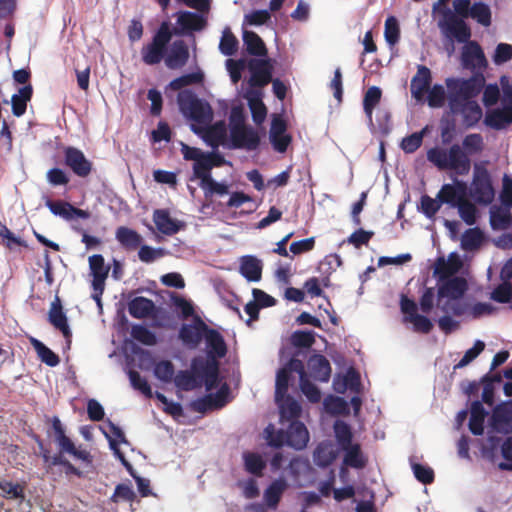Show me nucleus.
I'll use <instances>...</instances> for the list:
<instances>
[{
  "instance_id": "f03ea898",
  "label": "nucleus",
  "mask_w": 512,
  "mask_h": 512,
  "mask_svg": "<svg viewBox=\"0 0 512 512\" xmlns=\"http://www.w3.org/2000/svg\"><path fill=\"white\" fill-rule=\"evenodd\" d=\"M484 148L483 137L479 133H471L464 137L462 147L452 144L449 149L439 147L427 151V160L439 170H452L458 175H467L471 168L469 154H477Z\"/></svg>"
},
{
  "instance_id": "72a5a7b5",
  "label": "nucleus",
  "mask_w": 512,
  "mask_h": 512,
  "mask_svg": "<svg viewBox=\"0 0 512 512\" xmlns=\"http://www.w3.org/2000/svg\"><path fill=\"white\" fill-rule=\"evenodd\" d=\"M115 239L120 245L127 249L133 250L142 243V236L136 231L126 226H119L115 231Z\"/></svg>"
},
{
  "instance_id": "aec40b11",
  "label": "nucleus",
  "mask_w": 512,
  "mask_h": 512,
  "mask_svg": "<svg viewBox=\"0 0 512 512\" xmlns=\"http://www.w3.org/2000/svg\"><path fill=\"white\" fill-rule=\"evenodd\" d=\"M301 354V351H297L289 361L281 367L276 373V381H275V401L279 402L287 396L289 383L291 380V373L295 372L292 366L293 361H301L298 356Z\"/></svg>"
},
{
  "instance_id": "473e14b6",
  "label": "nucleus",
  "mask_w": 512,
  "mask_h": 512,
  "mask_svg": "<svg viewBox=\"0 0 512 512\" xmlns=\"http://www.w3.org/2000/svg\"><path fill=\"white\" fill-rule=\"evenodd\" d=\"M279 407L280 420L283 421H299L302 407L300 403L293 397L287 395L279 402H276Z\"/></svg>"
},
{
  "instance_id": "7ed1b4c3",
  "label": "nucleus",
  "mask_w": 512,
  "mask_h": 512,
  "mask_svg": "<svg viewBox=\"0 0 512 512\" xmlns=\"http://www.w3.org/2000/svg\"><path fill=\"white\" fill-rule=\"evenodd\" d=\"M443 265L444 259L439 258V263L433 270V275L437 278L435 314L452 312L456 317L463 316L469 308V304L462 299L468 290V283L461 276L447 275L442 269Z\"/></svg>"
},
{
  "instance_id": "2eb2a0df",
  "label": "nucleus",
  "mask_w": 512,
  "mask_h": 512,
  "mask_svg": "<svg viewBox=\"0 0 512 512\" xmlns=\"http://www.w3.org/2000/svg\"><path fill=\"white\" fill-rule=\"evenodd\" d=\"M489 426L498 433H512V400L503 401L493 408Z\"/></svg>"
},
{
  "instance_id": "5fc2aeb1",
  "label": "nucleus",
  "mask_w": 512,
  "mask_h": 512,
  "mask_svg": "<svg viewBox=\"0 0 512 512\" xmlns=\"http://www.w3.org/2000/svg\"><path fill=\"white\" fill-rule=\"evenodd\" d=\"M427 92V103L431 108H440L445 103L447 93L441 84H434Z\"/></svg>"
},
{
  "instance_id": "39448f33",
  "label": "nucleus",
  "mask_w": 512,
  "mask_h": 512,
  "mask_svg": "<svg viewBox=\"0 0 512 512\" xmlns=\"http://www.w3.org/2000/svg\"><path fill=\"white\" fill-rule=\"evenodd\" d=\"M445 83L448 103H452L453 99L457 102L474 101L484 88L485 77L481 71H474L467 79L449 77Z\"/></svg>"
},
{
  "instance_id": "f257e3e1",
  "label": "nucleus",
  "mask_w": 512,
  "mask_h": 512,
  "mask_svg": "<svg viewBox=\"0 0 512 512\" xmlns=\"http://www.w3.org/2000/svg\"><path fill=\"white\" fill-rule=\"evenodd\" d=\"M453 10L448 6L442 8V18L438 20V28L442 35L450 41L467 42L471 38V28L466 19L471 18L483 27L492 23L491 7L483 1L453 0Z\"/></svg>"
},
{
  "instance_id": "5701e85b",
  "label": "nucleus",
  "mask_w": 512,
  "mask_h": 512,
  "mask_svg": "<svg viewBox=\"0 0 512 512\" xmlns=\"http://www.w3.org/2000/svg\"><path fill=\"white\" fill-rule=\"evenodd\" d=\"M310 376L319 382L327 383L331 377V365L322 354H313L307 361Z\"/></svg>"
},
{
  "instance_id": "4c0bfd02",
  "label": "nucleus",
  "mask_w": 512,
  "mask_h": 512,
  "mask_svg": "<svg viewBox=\"0 0 512 512\" xmlns=\"http://www.w3.org/2000/svg\"><path fill=\"white\" fill-rule=\"evenodd\" d=\"M512 225V216L509 209L493 207L490 210V226L493 230H505Z\"/></svg>"
},
{
  "instance_id": "13d9d810",
  "label": "nucleus",
  "mask_w": 512,
  "mask_h": 512,
  "mask_svg": "<svg viewBox=\"0 0 512 512\" xmlns=\"http://www.w3.org/2000/svg\"><path fill=\"white\" fill-rule=\"evenodd\" d=\"M327 411L334 414H348L350 411L349 402L343 397L329 395L324 400Z\"/></svg>"
},
{
  "instance_id": "774afa93",
  "label": "nucleus",
  "mask_w": 512,
  "mask_h": 512,
  "mask_svg": "<svg viewBox=\"0 0 512 512\" xmlns=\"http://www.w3.org/2000/svg\"><path fill=\"white\" fill-rule=\"evenodd\" d=\"M136 498V493L134 492L131 484L120 483L116 485L114 489V493L111 496V501L114 503L119 502L120 500H124L127 502H132Z\"/></svg>"
},
{
  "instance_id": "7c9ffc66",
  "label": "nucleus",
  "mask_w": 512,
  "mask_h": 512,
  "mask_svg": "<svg viewBox=\"0 0 512 512\" xmlns=\"http://www.w3.org/2000/svg\"><path fill=\"white\" fill-rule=\"evenodd\" d=\"M155 303L146 297L137 296L128 302V312L136 319L146 318L155 312Z\"/></svg>"
},
{
  "instance_id": "8fccbe9b",
  "label": "nucleus",
  "mask_w": 512,
  "mask_h": 512,
  "mask_svg": "<svg viewBox=\"0 0 512 512\" xmlns=\"http://www.w3.org/2000/svg\"><path fill=\"white\" fill-rule=\"evenodd\" d=\"M238 40L233 35L229 27H226L223 32L219 42V51L224 56H233L238 48Z\"/></svg>"
},
{
  "instance_id": "9d476101",
  "label": "nucleus",
  "mask_w": 512,
  "mask_h": 512,
  "mask_svg": "<svg viewBox=\"0 0 512 512\" xmlns=\"http://www.w3.org/2000/svg\"><path fill=\"white\" fill-rule=\"evenodd\" d=\"M460 63L463 69L474 71H483L488 66V61L480 44L476 41L463 42Z\"/></svg>"
},
{
  "instance_id": "423d86ee",
  "label": "nucleus",
  "mask_w": 512,
  "mask_h": 512,
  "mask_svg": "<svg viewBox=\"0 0 512 512\" xmlns=\"http://www.w3.org/2000/svg\"><path fill=\"white\" fill-rule=\"evenodd\" d=\"M177 103L182 115L198 124H207L212 120L213 114L210 104L200 99L191 90H182L178 93Z\"/></svg>"
},
{
  "instance_id": "69168bd1",
  "label": "nucleus",
  "mask_w": 512,
  "mask_h": 512,
  "mask_svg": "<svg viewBox=\"0 0 512 512\" xmlns=\"http://www.w3.org/2000/svg\"><path fill=\"white\" fill-rule=\"evenodd\" d=\"M512 59V45L508 43H498L492 55V61L495 65L500 66Z\"/></svg>"
},
{
  "instance_id": "3c124183",
  "label": "nucleus",
  "mask_w": 512,
  "mask_h": 512,
  "mask_svg": "<svg viewBox=\"0 0 512 512\" xmlns=\"http://www.w3.org/2000/svg\"><path fill=\"white\" fill-rule=\"evenodd\" d=\"M219 363L215 360L206 359L198 356L194 357L191 361V372L198 377V379L204 378L212 369H214Z\"/></svg>"
},
{
  "instance_id": "412c9836",
  "label": "nucleus",
  "mask_w": 512,
  "mask_h": 512,
  "mask_svg": "<svg viewBox=\"0 0 512 512\" xmlns=\"http://www.w3.org/2000/svg\"><path fill=\"white\" fill-rule=\"evenodd\" d=\"M287 446L300 451L307 447L310 439L305 424L301 421H291L286 430Z\"/></svg>"
},
{
  "instance_id": "0eeeda50",
  "label": "nucleus",
  "mask_w": 512,
  "mask_h": 512,
  "mask_svg": "<svg viewBox=\"0 0 512 512\" xmlns=\"http://www.w3.org/2000/svg\"><path fill=\"white\" fill-rule=\"evenodd\" d=\"M171 39L170 22L163 21L154 33L151 42L142 47V61L146 65L153 66L159 64L163 59L165 60Z\"/></svg>"
},
{
  "instance_id": "20e7f679",
  "label": "nucleus",
  "mask_w": 512,
  "mask_h": 512,
  "mask_svg": "<svg viewBox=\"0 0 512 512\" xmlns=\"http://www.w3.org/2000/svg\"><path fill=\"white\" fill-rule=\"evenodd\" d=\"M201 381L208 393L190 402V408L193 411L204 414L211 410L221 409L230 401L229 385L227 383L220 385L222 378L219 372V364Z\"/></svg>"
},
{
  "instance_id": "cd10ccee",
  "label": "nucleus",
  "mask_w": 512,
  "mask_h": 512,
  "mask_svg": "<svg viewBox=\"0 0 512 512\" xmlns=\"http://www.w3.org/2000/svg\"><path fill=\"white\" fill-rule=\"evenodd\" d=\"M483 123L494 130H504L512 124V115L501 106L487 109Z\"/></svg>"
},
{
  "instance_id": "0e129e2a",
  "label": "nucleus",
  "mask_w": 512,
  "mask_h": 512,
  "mask_svg": "<svg viewBox=\"0 0 512 512\" xmlns=\"http://www.w3.org/2000/svg\"><path fill=\"white\" fill-rule=\"evenodd\" d=\"M166 253L167 251L162 247L154 248L149 245H141L138 251V257L144 263H152L165 256Z\"/></svg>"
},
{
  "instance_id": "1a4fd4ad",
  "label": "nucleus",
  "mask_w": 512,
  "mask_h": 512,
  "mask_svg": "<svg viewBox=\"0 0 512 512\" xmlns=\"http://www.w3.org/2000/svg\"><path fill=\"white\" fill-rule=\"evenodd\" d=\"M470 195L478 204L489 205L495 198V190L491 176L485 167L478 164L474 166Z\"/></svg>"
},
{
  "instance_id": "4be33fe9",
  "label": "nucleus",
  "mask_w": 512,
  "mask_h": 512,
  "mask_svg": "<svg viewBox=\"0 0 512 512\" xmlns=\"http://www.w3.org/2000/svg\"><path fill=\"white\" fill-rule=\"evenodd\" d=\"M292 366H294L293 369L299 376L301 392L311 403H318L321 400V391L308 379L303 361H293Z\"/></svg>"
},
{
  "instance_id": "b1692460",
  "label": "nucleus",
  "mask_w": 512,
  "mask_h": 512,
  "mask_svg": "<svg viewBox=\"0 0 512 512\" xmlns=\"http://www.w3.org/2000/svg\"><path fill=\"white\" fill-rule=\"evenodd\" d=\"M48 321L55 329L59 330L63 336L72 335L66 313L64 312L61 300L57 295L51 303L48 313Z\"/></svg>"
},
{
  "instance_id": "ea45409f",
  "label": "nucleus",
  "mask_w": 512,
  "mask_h": 512,
  "mask_svg": "<svg viewBox=\"0 0 512 512\" xmlns=\"http://www.w3.org/2000/svg\"><path fill=\"white\" fill-rule=\"evenodd\" d=\"M263 438L266 440L267 445L274 449H279L287 445L286 430L282 428L277 429L272 423H269L264 428Z\"/></svg>"
},
{
  "instance_id": "4d7b16f0",
  "label": "nucleus",
  "mask_w": 512,
  "mask_h": 512,
  "mask_svg": "<svg viewBox=\"0 0 512 512\" xmlns=\"http://www.w3.org/2000/svg\"><path fill=\"white\" fill-rule=\"evenodd\" d=\"M154 376L165 383H169L174 379L175 368L171 361L162 360L154 366Z\"/></svg>"
},
{
  "instance_id": "a211bd4d",
  "label": "nucleus",
  "mask_w": 512,
  "mask_h": 512,
  "mask_svg": "<svg viewBox=\"0 0 512 512\" xmlns=\"http://www.w3.org/2000/svg\"><path fill=\"white\" fill-rule=\"evenodd\" d=\"M203 340L206 345V357L218 362L219 359L225 357L227 353V345L224 337L216 329L208 327Z\"/></svg>"
},
{
  "instance_id": "49530a36",
  "label": "nucleus",
  "mask_w": 512,
  "mask_h": 512,
  "mask_svg": "<svg viewBox=\"0 0 512 512\" xmlns=\"http://www.w3.org/2000/svg\"><path fill=\"white\" fill-rule=\"evenodd\" d=\"M335 439L340 449H345L347 446L353 444V434L351 427L343 420H336L333 425Z\"/></svg>"
},
{
  "instance_id": "c756f323",
  "label": "nucleus",
  "mask_w": 512,
  "mask_h": 512,
  "mask_svg": "<svg viewBox=\"0 0 512 512\" xmlns=\"http://www.w3.org/2000/svg\"><path fill=\"white\" fill-rule=\"evenodd\" d=\"M338 455L337 450L330 441L320 442L313 452V462L320 468H326L332 464Z\"/></svg>"
},
{
  "instance_id": "e433bc0d",
  "label": "nucleus",
  "mask_w": 512,
  "mask_h": 512,
  "mask_svg": "<svg viewBox=\"0 0 512 512\" xmlns=\"http://www.w3.org/2000/svg\"><path fill=\"white\" fill-rule=\"evenodd\" d=\"M33 88L30 84L24 85L14 94L11 99L12 113L16 117L22 116L26 112L27 102L31 99Z\"/></svg>"
},
{
  "instance_id": "f3484780",
  "label": "nucleus",
  "mask_w": 512,
  "mask_h": 512,
  "mask_svg": "<svg viewBox=\"0 0 512 512\" xmlns=\"http://www.w3.org/2000/svg\"><path fill=\"white\" fill-rule=\"evenodd\" d=\"M189 48L183 40H175L165 56V65L168 69L176 70L183 68L189 60Z\"/></svg>"
},
{
  "instance_id": "e2e57ef3",
  "label": "nucleus",
  "mask_w": 512,
  "mask_h": 512,
  "mask_svg": "<svg viewBox=\"0 0 512 512\" xmlns=\"http://www.w3.org/2000/svg\"><path fill=\"white\" fill-rule=\"evenodd\" d=\"M452 312H442V315L436 319V323L441 332L446 335L451 334L460 327V322L453 318Z\"/></svg>"
},
{
  "instance_id": "c85d7f7f",
  "label": "nucleus",
  "mask_w": 512,
  "mask_h": 512,
  "mask_svg": "<svg viewBox=\"0 0 512 512\" xmlns=\"http://www.w3.org/2000/svg\"><path fill=\"white\" fill-rule=\"evenodd\" d=\"M243 45L249 55L264 58L267 57V48L262 38L254 31L243 30Z\"/></svg>"
},
{
  "instance_id": "a19ab883",
  "label": "nucleus",
  "mask_w": 512,
  "mask_h": 512,
  "mask_svg": "<svg viewBox=\"0 0 512 512\" xmlns=\"http://www.w3.org/2000/svg\"><path fill=\"white\" fill-rule=\"evenodd\" d=\"M30 343L37 353L39 359L49 367H56L60 363L59 356L36 338H30Z\"/></svg>"
},
{
  "instance_id": "6e6d98bb",
  "label": "nucleus",
  "mask_w": 512,
  "mask_h": 512,
  "mask_svg": "<svg viewBox=\"0 0 512 512\" xmlns=\"http://www.w3.org/2000/svg\"><path fill=\"white\" fill-rule=\"evenodd\" d=\"M131 336L135 340L145 345H154L157 342L156 334L152 330L141 324H136L132 326Z\"/></svg>"
},
{
  "instance_id": "680f3d73",
  "label": "nucleus",
  "mask_w": 512,
  "mask_h": 512,
  "mask_svg": "<svg viewBox=\"0 0 512 512\" xmlns=\"http://www.w3.org/2000/svg\"><path fill=\"white\" fill-rule=\"evenodd\" d=\"M225 65L231 82L233 84H237L242 78V72L247 68V60L243 58L236 61L233 59H227Z\"/></svg>"
},
{
  "instance_id": "9b49d317",
  "label": "nucleus",
  "mask_w": 512,
  "mask_h": 512,
  "mask_svg": "<svg viewBox=\"0 0 512 512\" xmlns=\"http://www.w3.org/2000/svg\"><path fill=\"white\" fill-rule=\"evenodd\" d=\"M208 325L199 315H194L192 323H183L178 331V338L188 348H197L203 340Z\"/></svg>"
},
{
  "instance_id": "393cba45",
  "label": "nucleus",
  "mask_w": 512,
  "mask_h": 512,
  "mask_svg": "<svg viewBox=\"0 0 512 512\" xmlns=\"http://www.w3.org/2000/svg\"><path fill=\"white\" fill-rule=\"evenodd\" d=\"M432 81L431 71L424 65H418L417 73L413 76L410 83V91L413 98L417 101L422 100L424 93L429 89Z\"/></svg>"
},
{
  "instance_id": "bf43d9fd",
  "label": "nucleus",
  "mask_w": 512,
  "mask_h": 512,
  "mask_svg": "<svg viewBox=\"0 0 512 512\" xmlns=\"http://www.w3.org/2000/svg\"><path fill=\"white\" fill-rule=\"evenodd\" d=\"M385 41L389 46H394L400 39V28L396 17L389 16L385 21Z\"/></svg>"
},
{
  "instance_id": "58836bf2",
  "label": "nucleus",
  "mask_w": 512,
  "mask_h": 512,
  "mask_svg": "<svg viewBox=\"0 0 512 512\" xmlns=\"http://www.w3.org/2000/svg\"><path fill=\"white\" fill-rule=\"evenodd\" d=\"M245 470L254 476L260 477L266 468V460L258 453L244 452L242 454Z\"/></svg>"
},
{
  "instance_id": "c9c22d12",
  "label": "nucleus",
  "mask_w": 512,
  "mask_h": 512,
  "mask_svg": "<svg viewBox=\"0 0 512 512\" xmlns=\"http://www.w3.org/2000/svg\"><path fill=\"white\" fill-rule=\"evenodd\" d=\"M213 165L211 159L208 158V155H203L198 161L193 163L192 170L193 176L190 180L199 179V186L204 187L210 179H212V171Z\"/></svg>"
},
{
  "instance_id": "6e6552de",
  "label": "nucleus",
  "mask_w": 512,
  "mask_h": 512,
  "mask_svg": "<svg viewBox=\"0 0 512 512\" xmlns=\"http://www.w3.org/2000/svg\"><path fill=\"white\" fill-rule=\"evenodd\" d=\"M209 11H188L181 10L175 13L176 23L170 26L171 36H193L194 32H200L207 26Z\"/></svg>"
},
{
  "instance_id": "4468645a",
  "label": "nucleus",
  "mask_w": 512,
  "mask_h": 512,
  "mask_svg": "<svg viewBox=\"0 0 512 512\" xmlns=\"http://www.w3.org/2000/svg\"><path fill=\"white\" fill-rule=\"evenodd\" d=\"M448 108L452 115L462 116V124L467 129L475 127L483 116L482 108L475 100L457 102L453 99Z\"/></svg>"
},
{
  "instance_id": "a878e982",
  "label": "nucleus",
  "mask_w": 512,
  "mask_h": 512,
  "mask_svg": "<svg viewBox=\"0 0 512 512\" xmlns=\"http://www.w3.org/2000/svg\"><path fill=\"white\" fill-rule=\"evenodd\" d=\"M263 262L255 255L240 258L239 273L248 282H259L262 277Z\"/></svg>"
},
{
  "instance_id": "37998d69",
  "label": "nucleus",
  "mask_w": 512,
  "mask_h": 512,
  "mask_svg": "<svg viewBox=\"0 0 512 512\" xmlns=\"http://www.w3.org/2000/svg\"><path fill=\"white\" fill-rule=\"evenodd\" d=\"M443 192H454L456 199L441 200L440 203H445L450 207L458 206L459 203L464 202V198L467 195V184L466 182L454 179V182L443 185Z\"/></svg>"
},
{
  "instance_id": "79ce46f5",
  "label": "nucleus",
  "mask_w": 512,
  "mask_h": 512,
  "mask_svg": "<svg viewBox=\"0 0 512 512\" xmlns=\"http://www.w3.org/2000/svg\"><path fill=\"white\" fill-rule=\"evenodd\" d=\"M344 452L343 464L355 469H362L366 465V460L361 452L359 444H351L345 449H341Z\"/></svg>"
},
{
  "instance_id": "f8f14e48",
  "label": "nucleus",
  "mask_w": 512,
  "mask_h": 512,
  "mask_svg": "<svg viewBox=\"0 0 512 512\" xmlns=\"http://www.w3.org/2000/svg\"><path fill=\"white\" fill-rule=\"evenodd\" d=\"M247 69L250 73L247 83L250 86L265 87L272 80L273 65L268 57L248 59Z\"/></svg>"
},
{
  "instance_id": "6ab92c4d",
  "label": "nucleus",
  "mask_w": 512,
  "mask_h": 512,
  "mask_svg": "<svg viewBox=\"0 0 512 512\" xmlns=\"http://www.w3.org/2000/svg\"><path fill=\"white\" fill-rule=\"evenodd\" d=\"M45 205L53 215L59 216L67 221L73 220L75 218H90L89 211L77 208L68 202L53 201L47 198L45 201Z\"/></svg>"
},
{
  "instance_id": "dca6fc26",
  "label": "nucleus",
  "mask_w": 512,
  "mask_h": 512,
  "mask_svg": "<svg viewBox=\"0 0 512 512\" xmlns=\"http://www.w3.org/2000/svg\"><path fill=\"white\" fill-rule=\"evenodd\" d=\"M64 163L78 177H87L92 170V163L86 158L84 153L73 146H67L63 150Z\"/></svg>"
},
{
  "instance_id": "2f4dec72",
  "label": "nucleus",
  "mask_w": 512,
  "mask_h": 512,
  "mask_svg": "<svg viewBox=\"0 0 512 512\" xmlns=\"http://www.w3.org/2000/svg\"><path fill=\"white\" fill-rule=\"evenodd\" d=\"M287 487L288 483L284 478L279 477L274 479L267 486L263 494L266 505L271 509H276Z\"/></svg>"
},
{
  "instance_id": "338daca9",
  "label": "nucleus",
  "mask_w": 512,
  "mask_h": 512,
  "mask_svg": "<svg viewBox=\"0 0 512 512\" xmlns=\"http://www.w3.org/2000/svg\"><path fill=\"white\" fill-rule=\"evenodd\" d=\"M206 198L211 197L216 194L219 196H224L229 193V185L225 181H216L214 178L210 179L204 187H200Z\"/></svg>"
},
{
  "instance_id": "864d4df0",
  "label": "nucleus",
  "mask_w": 512,
  "mask_h": 512,
  "mask_svg": "<svg viewBox=\"0 0 512 512\" xmlns=\"http://www.w3.org/2000/svg\"><path fill=\"white\" fill-rule=\"evenodd\" d=\"M0 490L2 491V496L5 497L6 499L20 501H23L25 499L24 489L18 483H13L11 481L2 479L0 480Z\"/></svg>"
},
{
  "instance_id": "f704fd0d",
  "label": "nucleus",
  "mask_w": 512,
  "mask_h": 512,
  "mask_svg": "<svg viewBox=\"0 0 512 512\" xmlns=\"http://www.w3.org/2000/svg\"><path fill=\"white\" fill-rule=\"evenodd\" d=\"M382 97V91L378 86L369 87L363 97V110L366 115L368 125L374 127L373 111Z\"/></svg>"
},
{
  "instance_id": "bb28decb",
  "label": "nucleus",
  "mask_w": 512,
  "mask_h": 512,
  "mask_svg": "<svg viewBox=\"0 0 512 512\" xmlns=\"http://www.w3.org/2000/svg\"><path fill=\"white\" fill-rule=\"evenodd\" d=\"M153 221L157 229L165 235H173L178 233L183 223L170 216L169 212L164 209H156L153 213Z\"/></svg>"
},
{
  "instance_id": "09e8293b",
  "label": "nucleus",
  "mask_w": 512,
  "mask_h": 512,
  "mask_svg": "<svg viewBox=\"0 0 512 512\" xmlns=\"http://www.w3.org/2000/svg\"><path fill=\"white\" fill-rule=\"evenodd\" d=\"M316 333L313 330H297L291 334V343L298 349H310L315 342Z\"/></svg>"
},
{
  "instance_id": "de8ad7c7",
  "label": "nucleus",
  "mask_w": 512,
  "mask_h": 512,
  "mask_svg": "<svg viewBox=\"0 0 512 512\" xmlns=\"http://www.w3.org/2000/svg\"><path fill=\"white\" fill-rule=\"evenodd\" d=\"M483 242V234L477 227L467 229L461 237V247L466 251L478 249Z\"/></svg>"
},
{
  "instance_id": "a18cd8bd",
  "label": "nucleus",
  "mask_w": 512,
  "mask_h": 512,
  "mask_svg": "<svg viewBox=\"0 0 512 512\" xmlns=\"http://www.w3.org/2000/svg\"><path fill=\"white\" fill-rule=\"evenodd\" d=\"M204 81V73L201 70L183 74L173 79L167 86L172 90H180L193 84H201Z\"/></svg>"
},
{
  "instance_id": "ddd939ff",
  "label": "nucleus",
  "mask_w": 512,
  "mask_h": 512,
  "mask_svg": "<svg viewBox=\"0 0 512 512\" xmlns=\"http://www.w3.org/2000/svg\"><path fill=\"white\" fill-rule=\"evenodd\" d=\"M229 149L256 150L260 145V136L251 126L230 127Z\"/></svg>"
},
{
  "instance_id": "052dcab7",
  "label": "nucleus",
  "mask_w": 512,
  "mask_h": 512,
  "mask_svg": "<svg viewBox=\"0 0 512 512\" xmlns=\"http://www.w3.org/2000/svg\"><path fill=\"white\" fill-rule=\"evenodd\" d=\"M425 132L426 129L424 128L419 132H414L404 137L400 143L401 149L407 154L414 153L422 145Z\"/></svg>"
},
{
  "instance_id": "603ef678",
  "label": "nucleus",
  "mask_w": 512,
  "mask_h": 512,
  "mask_svg": "<svg viewBox=\"0 0 512 512\" xmlns=\"http://www.w3.org/2000/svg\"><path fill=\"white\" fill-rule=\"evenodd\" d=\"M410 465L413 472L414 477L422 484L428 485L434 481L435 474L434 470L428 466L421 463H417L410 458Z\"/></svg>"
},
{
  "instance_id": "c03bdc74",
  "label": "nucleus",
  "mask_w": 512,
  "mask_h": 512,
  "mask_svg": "<svg viewBox=\"0 0 512 512\" xmlns=\"http://www.w3.org/2000/svg\"><path fill=\"white\" fill-rule=\"evenodd\" d=\"M173 380L175 386L183 391H191L202 386L201 379L189 370L178 371Z\"/></svg>"
}]
</instances>
